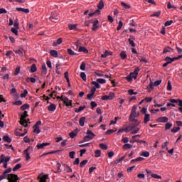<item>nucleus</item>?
<instances>
[{"label":"nucleus","instance_id":"1","mask_svg":"<svg viewBox=\"0 0 182 182\" xmlns=\"http://www.w3.org/2000/svg\"><path fill=\"white\" fill-rule=\"evenodd\" d=\"M12 171L11 168H9L6 169L1 175H0V181H2V180H5L6 178L9 181V182H18V180H19V177H18V175L11 173Z\"/></svg>","mask_w":182,"mask_h":182},{"label":"nucleus","instance_id":"2","mask_svg":"<svg viewBox=\"0 0 182 182\" xmlns=\"http://www.w3.org/2000/svg\"><path fill=\"white\" fill-rule=\"evenodd\" d=\"M137 110V106L136 105H134L132 107V112H131V114H130V117H129V120L130 122H134V120H136V117H139V116H140V112H136Z\"/></svg>","mask_w":182,"mask_h":182},{"label":"nucleus","instance_id":"3","mask_svg":"<svg viewBox=\"0 0 182 182\" xmlns=\"http://www.w3.org/2000/svg\"><path fill=\"white\" fill-rule=\"evenodd\" d=\"M29 116L28 114V111H25L23 114L21 115L20 118V124L23 126L24 127H28V121H26V118Z\"/></svg>","mask_w":182,"mask_h":182},{"label":"nucleus","instance_id":"4","mask_svg":"<svg viewBox=\"0 0 182 182\" xmlns=\"http://www.w3.org/2000/svg\"><path fill=\"white\" fill-rule=\"evenodd\" d=\"M87 136L84 137L83 141H89L90 140H92V139L96 136L91 130H87Z\"/></svg>","mask_w":182,"mask_h":182},{"label":"nucleus","instance_id":"5","mask_svg":"<svg viewBox=\"0 0 182 182\" xmlns=\"http://www.w3.org/2000/svg\"><path fill=\"white\" fill-rule=\"evenodd\" d=\"M49 19L50 21H52V22H56L55 21H59V18H58V13L56 11L53 12Z\"/></svg>","mask_w":182,"mask_h":182},{"label":"nucleus","instance_id":"6","mask_svg":"<svg viewBox=\"0 0 182 182\" xmlns=\"http://www.w3.org/2000/svg\"><path fill=\"white\" fill-rule=\"evenodd\" d=\"M61 101L63 102V104L67 106V107H69V106H72V100H69V98L64 97L61 99Z\"/></svg>","mask_w":182,"mask_h":182},{"label":"nucleus","instance_id":"7","mask_svg":"<svg viewBox=\"0 0 182 182\" xmlns=\"http://www.w3.org/2000/svg\"><path fill=\"white\" fill-rule=\"evenodd\" d=\"M11 160L10 156H5V155L1 154L0 156V163H8Z\"/></svg>","mask_w":182,"mask_h":182},{"label":"nucleus","instance_id":"8","mask_svg":"<svg viewBox=\"0 0 182 182\" xmlns=\"http://www.w3.org/2000/svg\"><path fill=\"white\" fill-rule=\"evenodd\" d=\"M50 143H42V144H38L36 147L38 150H41L42 149H43L44 147H46V146H50Z\"/></svg>","mask_w":182,"mask_h":182},{"label":"nucleus","instance_id":"9","mask_svg":"<svg viewBox=\"0 0 182 182\" xmlns=\"http://www.w3.org/2000/svg\"><path fill=\"white\" fill-rule=\"evenodd\" d=\"M16 11H18V12H23L24 14H29L30 12L29 9H23L22 7L16 8Z\"/></svg>","mask_w":182,"mask_h":182},{"label":"nucleus","instance_id":"10","mask_svg":"<svg viewBox=\"0 0 182 182\" xmlns=\"http://www.w3.org/2000/svg\"><path fill=\"white\" fill-rule=\"evenodd\" d=\"M14 52L19 56H23V48L22 47H19L18 50H14Z\"/></svg>","mask_w":182,"mask_h":182},{"label":"nucleus","instance_id":"11","mask_svg":"<svg viewBox=\"0 0 182 182\" xmlns=\"http://www.w3.org/2000/svg\"><path fill=\"white\" fill-rule=\"evenodd\" d=\"M157 122L159 123H167L168 118H167V117H161L157 119Z\"/></svg>","mask_w":182,"mask_h":182},{"label":"nucleus","instance_id":"12","mask_svg":"<svg viewBox=\"0 0 182 182\" xmlns=\"http://www.w3.org/2000/svg\"><path fill=\"white\" fill-rule=\"evenodd\" d=\"M48 178H49V175H43L42 176L38 177L39 182H46V180H48Z\"/></svg>","mask_w":182,"mask_h":182},{"label":"nucleus","instance_id":"13","mask_svg":"<svg viewBox=\"0 0 182 182\" xmlns=\"http://www.w3.org/2000/svg\"><path fill=\"white\" fill-rule=\"evenodd\" d=\"M92 23V31H97V29H99V20H95Z\"/></svg>","mask_w":182,"mask_h":182},{"label":"nucleus","instance_id":"14","mask_svg":"<svg viewBox=\"0 0 182 182\" xmlns=\"http://www.w3.org/2000/svg\"><path fill=\"white\" fill-rule=\"evenodd\" d=\"M29 150H32V147H28V149H26V150H24V154L26 156V160L28 161V160L31 159V156H29V154L28 153V151H29Z\"/></svg>","mask_w":182,"mask_h":182},{"label":"nucleus","instance_id":"15","mask_svg":"<svg viewBox=\"0 0 182 182\" xmlns=\"http://www.w3.org/2000/svg\"><path fill=\"white\" fill-rule=\"evenodd\" d=\"M77 132H79V129L77 128L75 129V131L69 134L70 137L71 139H74L75 137H76V136H77Z\"/></svg>","mask_w":182,"mask_h":182},{"label":"nucleus","instance_id":"16","mask_svg":"<svg viewBox=\"0 0 182 182\" xmlns=\"http://www.w3.org/2000/svg\"><path fill=\"white\" fill-rule=\"evenodd\" d=\"M165 60L166 62L168 63V65H170V63H173V62H175V60H177V58H175V57L171 58L168 56L165 58Z\"/></svg>","mask_w":182,"mask_h":182},{"label":"nucleus","instance_id":"17","mask_svg":"<svg viewBox=\"0 0 182 182\" xmlns=\"http://www.w3.org/2000/svg\"><path fill=\"white\" fill-rule=\"evenodd\" d=\"M150 122V114H145L144 118V123L145 124H147Z\"/></svg>","mask_w":182,"mask_h":182},{"label":"nucleus","instance_id":"18","mask_svg":"<svg viewBox=\"0 0 182 182\" xmlns=\"http://www.w3.org/2000/svg\"><path fill=\"white\" fill-rule=\"evenodd\" d=\"M134 122V123L131 125V127H130L131 129L129 130H134V129H136V127H137V125L140 124V122H139V121H137V119H135Z\"/></svg>","mask_w":182,"mask_h":182},{"label":"nucleus","instance_id":"19","mask_svg":"<svg viewBox=\"0 0 182 182\" xmlns=\"http://www.w3.org/2000/svg\"><path fill=\"white\" fill-rule=\"evenodd\" d=\"M78 52H83L84 53H89V50L85 47L80 46L78 48Z\"/></svg>","mask_w":182,"mask_h":182},{"label":"nucleus","instance_id":"20","mask_svg":"<svg viewBox=\"0 0 182 182\" xmlns=\"http://www.w3.org/2000/svg\"><path fill=\"white\" fill-rule=\"evenodd\" d=\"M112 53L109 52L108 50H105L104 54L101 55V58H102L103 59L107 58V56H112Z\"/></svg>","mask_w":182,"mask_h":182},{"label":"nucleus","instance_id":"21","mask_svg":"<svg viewBox=\"0 0 182 182\" xmlns=\"http://www.w3.org/2000/svg\"><path fill=\"white\" fill-rule=\"evenodd\" d=\"M48 109L49 112H55V110H56V105H55V104H50L48 106Z\"/></svg>","mask_w":182,"mask_h":182},{"label":"nucleus","instance_id":"22","mask_svg":"<svg viewBox=\"0 0 182 182\" xmlns=\"http://www.w3.org/2000/svg\"><path fill=\"white\" fill-rule=\"evenodd\" d=\"M85 120H86V117H82L81 118H80L79 124L80 126H81V127H83V126H85Z\"/></svg>","mask_w":182,"mask_h":182},{"label":"nucleus","instance_id":"23","mask_svg":"<svg viewBox=\"0 0 182 182\" xmlns=\"http://www.w3.org/2000/svg\"><path fill=\"white\" fill-rule=\"evenodd\" d=\"M4 141H6L7 143H12V139L9 138V136L6 135L3 137Z\"/></svg>","mask_w":182,"mask_h":182},{"label":"nucleus","instance_id":"24","mask_svg":"<svg viewBox=\"0 0 182 182\" xmlns=\"http://www.w3.org/2000/svg\"><path fill=\"white\" fill-rule=\"evenodd\" d=\"M38 70V68H36V64H32L31 67V73H35Z\"/></svg>","mask_w":182,"mask_h":182},{"label":"nucleus","instance_id":"25","mask_svg":"<svg viewBox=\"0 0 182 182\" xmlns=\"http://www.w3.org/2000/svg\"><path fill=\"white\" fill-rule=\"evenodd\" d=\"M50 55H51L53 58H58V51L52 50L50 51Z\"/></svg>","mask_w":182,"mask_h":182},{"label":"nucleus","instance_id":"26","mask_svg":"<svg viewBox=\"0 0 182 182\" xmlns=\"http://www.w3.org/2000/svg\"><path fill=\"white\" fill-rule=\"evenodd\" d=\"M98 9H103L105 8V3H103V1H100L99 4H97Z\"/></svg>","mask_w":182,"mask_h":182},{"label":"nucleus","instance_id":"27","mask_svg":"<svg viewBox=\"0 0 182 182\" xmlns=\"http://www.w3.org/2000/svg\"><path fill=\"white\" fill-rule=\"evenodd\" d=\"M133 146L130 144H125L123 145L122 149L123 150H127V149H132Z\"/></svg>","mask_w":182,"mask_h":182},{"label":"nucleus","instance_id":"28","mask_svg":"<svg viewBox=\"0 0 182 182\" xmlns=\"http://www.w3.org/2000/svg\"><path fill=\"white\" fill-rule=\"evenodd\" d=\"M121 59L124 60L127 58V54H126L125 51H122L119 55Z\"/></svg>","mask_w":182,"mask_h":182},{"label":"nucleus","instance_id":"29","mask_svg":"<svg viewBox=\"0 0 182 182\" xmlns=\"http://www.w3.org/2000/svg\"><path fill=\"white\" fill-rule=\"evenodd\" d=\"M33 133H37V134H39L41 133V129H39V127H36V125H34L33 127Z\"/></svg>","mask_w":182,"mask_h":182},{"label":"nucleus","instance_id":"30","mask_svg":"<svg viewBox=\"0 0 182 182\" xmlns=\"http://www.w3.org/2000/svg\"><path fill=\"white\" fill-rule=\"evenodd\" d=\"M63 41V40L62 39V38H58L56 42L53 43V46H58V45H60V43H62Z\"/></svg>","mask_w":182,"mask_h":182},{"label":"nucleus","instance_id":"31","mask_svg":"<svg viewBox=\"0 0 182 182\" xmlns=\"http://www.w3.org/2000/svg\"><path fill=\"white\" fill-rule=\"evenodd\" d=\"M21 167H22V164H16L14 168H13V171H18V170H19V168H21Z\"/></svg>","mask_w":182,"mask_h":182},{"label":"nucleus","instance_id":"32","mask_svg":"<svg viewBox=\"0 0 182 182\" xmlns=\"http://www.w3.org/2000/svg\"><path fill=\"white\" fill-rule=\"evenodd\" d=\"M48 73V69L46 68V64H43L42 65V73L43 75H46V73Z\"/></svg>","mask_w":182,"mask_h":182},{"label":"nucleus","instance_id":"33","mask_svg":"<svg viewBox=\"0 0 182 182\" xmlns=\"http://www.w3.org/2000/svg\"><path fill=\"white\" fill-rule=\"evenodd\" d=\"M92 85L95 87V89H100V85L99 82H97V81H92Z\"/></svg>","mask_w":182,"mask_h":182},{"label":"nucleus","instance_id":"34","mask_svg":"<svg viewBox=\"0 0 182 182\" xmlns=\"http://www.w3.org/2000/svg\"><path fill=\"white\" fill-rule=\"evenodd\" d=\"M130 143H139L140 144H146V141L143 140H134V141H129Z\"/></svg>","mask_w":182,"mask_h":182},{"label":"nucleus","instance_id":"35","mask_svg":"<svg viewBox=\"0 0 182 182\" xmlns=\"http://www.w3.org/2000/svg\"><path fill=\"white\" fill-rule=\"evenodd\" d=\"M171 50H173V48H171L170 46H167L164 48L163 53H168V52H171Z\"/></svg>","mask_w":182,"mask_h":182},{"label":"nucleus","instance_id":"36","mask_svg":"<svg viewBox=\"0 0 182 182\" xmlns=\"http://www.w3.org/2000/svg\"><path fill=\"white\" fill-rule=\"evenodd\" d=\"M97 83H100V85H105V83H106V80L103 78H97Z\"/></svg>","mask_w":182,"mask_h":182},{"label":"nucleus","instance_id":"37","mask_svg":"<svg viewBox=\"0 0 182 182\" xmlns=\"http://www.w3.org/2000/svg\"><path fill=\"white\" fill-rule=\"evenodd\" d=\"M160 15H161V11H159L154 12L152 15H151V17L156 16V18H159V16H160Z\"/></svg>","mask_w":182,"mask_h":182},{"label":"nucleus","instance_id":"38","mask_svg":"<svg viewBox=\"0 0 182 182\" xmlns=\"http://www.w3.org/2000/svg\"><path fill=\"white\" fill-rule=\"evenodd\" d=\"M143 160H144V158L138 157V158H136L135 159L131 160V163H134L136 161H143Z\"/></svg>","mask_w":182,"mask_h":182},{"label":"nucleus","instance_id":"39","mask_svg":"<svg viewBox=\"0 0 182 182\" xmlns=\"http://www.w3.org/2000/svg\"><path fill=\"white\" fill-rule=\"evenodd\" d=\"M173 127V124L170 123V122H167L165 124V129L166 130H169V129H171V127Z\"/></svg>","mask_w":182,"mask_h":182},{"label":"nucleus","instance_id":"40","mask_svg":"<svg viewBox=\"0 0 182 182\" xmlns=\"http://www.w3.org/2000/svg\"><path fill=\"white\" fill-rule=\"evenodd\" d=\"M67 52H68V55H70L71 56H75V55H76V53H75V51H73V50L70 48H68L67 50Z\"/></svg>","mask_w":182,"mask_h":182},{"label":"nucleus","instance_id":"41","mask_svg":"<svg viewBox=\"0 0 182 182\" xmlns=\"http://www.w3.org/2000/svg\"><path fill=\"white\" fill-rule=\"evenodd\" d=\"M95 157H100L102 154V151L97 149L95 151Z\"/></svg>","mask_w":182,"mask_h":182},{"label":"nucleus","instance_id":"42","mask_svg":"<svg viewBox=\"0 0 182 182\" xmlns=\"http://www.w3.org/2000/svg\"><path fill=\"white\" fill-rule=\"evenodd\" d=\"M87 160H83L82 161H81L80 163V167H81V168H83V167H85V166H86V164H87Z\"/></svg>","mask_w":182,"mask_h":182},{"label":"nucleus","instance_id":"43","mask_svg":"<svg viewBox=\"0 0 182 182\" xmlns=\"http://www.w3.org/2000/svg\"><path fill=\"white\" fill-rule=\"evenodd\" d=\"M26 109H29V104H24L21 107V110H26Z\"/></svg>","mask_w":182,"mask_h":182},{"label":"nucleus","instance_id":"44","mask_svg":"<svg viewBox=\"0 0 182 182\" xmlns=\"http://www.w3.org/2000/svg\"><path fill=\"white\" fill-rule=\"evenodd\" d=\"M128 41H129V45H131V46H132V48H136V43H134V41L133 40H132L131 38H129Z\"/></svg>","mask_w":182,"mask_h":182},{"label":"nucleus","instance_id":"45","mask_svg":"<svg viewBox=\"0 0 182 182\" xmlns=\"http://www.w3.org/2000/svg\"><path fill=\"white\" fill-rule=\"evenodd\" d=\"M121 5L122 6H124V8L125 9H130V5H128L127 4L124 3V2H121Z\"/></svg>","mask_w":182,"mask_h":182},{"label":"nucleus","instance_id":"46","mask_svg":"<svg viewBox=\"0 0 182 182\" xmlns=\"http://www.w3.org/2000/svg\"><path fill=\"white\" fill-rule=\"evenodd\" d=\"M180 127H173L171 129V133H177V132H179Z\"/></svg>","mask_w":182,"mask_h":182},{"label":"nucleus","instance_id":"47","mask_svg":"<svg viewBox=\"0 0 182 182\" xmlns=\"http://www.w3.org/2000/svg\"><path fill=\"white\" fill-rule=\"evenodd\" d=\"M151 177L153 178H158V179H159V180H161V176H160V175H157V174H156V173H151Z\"/></svg>","mask_w":182,"mask_h":182},{"label":"nucleus","instance_id":"48","mask_svg":"<svg viewBox=\"0 0 182 182\" xmlns=\"http://www.w3.org/2000/svg\"><path fill=\"white\" fill-rule=\"evenodd\" d=\"M122 28H123V21H119L118 26L117 28V31H120V29H122Z\"/></svg>","mask_w":182,"mask_h":182},{"label":"nucleus","instance_id":"49","mask_svg":"<svg viewBox=\"0 0 182 182\" xmlns=\"http://www.w3.org/2000/svg\"><path fill=\"white\" fill-rule=\"evenodd\" d=\"M61 165L60 163L58 162L57 163V171H55V173H61L62 170L60 169Z\"/></svg>","mask_w":182,"mask_h":182},{"label":"nucleus","instance_id":"50","mask_svg":"<svg viewBox=\"0 0 182 182\" xmlns=\"http://www.w3.org/2000/svg\"><path fill=\"white\" fill-rule=\"evenodd\" d=\"M80 69H81V70H86V63H85V62L81 63Z\"/></svg>","mask_w":182,"mask_h":182},{"label":"nucleus","instance_id":"51","mask_svg":"<svg viewBox=\"0 0 182 182\" xmlns=\"http://www.w3.org/2000/svg\"><path fill=\"white\" fill-rule=\"evenodd\" d=\"M76 24H69L68 25V28L70 29V31H73V29H76Z\"/></svg>","mask_w":182,"mask_h":182},{"label":"nucleus","instance_id":"52","mask_svg":"<svg viewBox=\"0 0 182 182\" xmlns=\"http://www.w3.org/2000/svg\"><path fill=\"white\" fill-rule=\"evenodd\" d=\"M141 156L143 157H149L150 156V153L149 151H144L141 154Z\"/></svg>","mask_w":182,"mask_h":182},{"label":"nucleus","instance_id":"53","mask_svg":"<svg viewBox=\"0 0 182 182\" xmlns=\"http://www.w3.org/2000/svg\"><path fill=\"white\" fill-rule=\"evenodd\" d=\"M14 28H19V22L18 21V19L14 20V23H13Z\"/></svg>","mask_w":182,"mask_h":182},{"label":"nucleus","instance_id":"54","mask_svg":"<svg viewBox=\"0 0 182 182\" xmlns=\"http://www.w3.org/2000/svg\"><path fill=\"white\" fill-rule=\"evenodd\" d=\"M12 33H14L16 36H18V28H11V29Z\"/></svg>","mask_w":182,"mask_h":182},{"label":"nucleus","instance_id":"55","mask_svg":"<svg viewBox=\"0 0 182 182\" xmlns=\"http://www.w3.org/2000/svg\"><path fill=\"white\" fill-rule=\"evenodd\" d=\"M114 132H116V131H114V130H113V129H109V130H107V131L105 132V134H106L107 136H109V135H110V134H112V133H114Z\"/></svg>","mask_w":182,"mask_h":182},{"label":"nucleus","instance_id":"56","mask_svg":"<svg viewBox=\"0 0 182 182\" xmlns=\"http://www.w3.org/2000/svg\"><path fill=\"white\" fill-rule=\"evenodd\" d=\"M173 90V87L171 86V82L170 81L168 82V85H167V90L169 92Z\"/></svg>","mask_w":182,"mask_h":182},{"label":"nucleus","instance_id":"57","mask_svg":"<svg viewBox=\"0 0 182 182\" xmlns=\"http://www.w3.org/2000/svg\"><path fill=\"white\" fill-rule=\"evenodd\" d=\"M80 77L82 79V80H84L85 82H86V73H80Z\"/></svg>","mask_w":182,"mask_h":182},{"label":"nucleus","instance_id":"58","mask_svg":"<svg viewBox=\"0 0 182 182\" xmlns=\"http://www.w3.org/2000/svg\"><path fill=\"white\" fill-rule=\"evenodd\" d=\"M108 97H109V100H113V98L114 97V92H109Z\"/></svg>","mask_w":182,"mask_h":182},{"label":"nucleus","instance_id":"59","mask_svg":"<svg viewBox=\"0 0 182 182\" xmlns=\"http://www.w3.org/2000/svg\"><path fill=\"white\" fill-rule=\"evenodd\" d=\"M100 149H102V150H107V146L105 144H100Z\"/></svg>","mask_w":182,"mask_h":182},{"label":"nucleus","instance_id":"60","mask_svg":"<svg viewBox=\"0 0 182 182\" xmlns=\"http://www.w3.org/2000/svg\"><path fill=\"white\" fill-rule=\"evenodd\" d=\"M26 95H28V90H24L23 93L21 94V97H26Z\"/></svg>","mask_w":182,"mask_h":182},{"label":"nucleus","instance_id":"61","mask_svg":"<svg viewBox=\"0 0 182 182\" xmlns=\"http://www.w3.org/2000/svg\"><path fill=\"white\" fill-rule=\"evenodd\" d=\"M161 84V80H159L154 82V86H160Z\"/></svg>","mask_w":182,"mask_h":182},{"label":"nucleus","instance_id":"62","mask_svg":"<svg viewBox=\"0 0 182 182\" xmlns=\"http://www.w3.org/2000/svg\"><path fill=\"white\" fill-rule=\"evenodd\" d=\"M13 105H14L15 106H21L22 105V101H16L15 102L13 103Z\"/></svg>","mask_w":182,"mask_h":182},{"label":"nucleus","instance_id":"63","mask_svg":"<svg viewBox=\"0 0 182 182\" xmlns=\"http://www.w3.org/2000/svg\"><path fill=\"white\" fill-rule=\"evenodd\" d=\"M169 100V102H171V103H173V104H174V103H178V100H179V99H170V100Z\"/></svg>","mask_w":182,"mask_h":182},{"label":"nucleus","instance_id":"64","mask_svg":"<svg viewBox=\"0 0 182 182\" xmlns=\"http://www.w3.org/2000/svg\"><path fill=\"white\" fill-rule=\"evenodd\" d=\"M173 23V20L167 21L165 22V26H170Z\"/></svg>","mask_w":182,"mask_h":182}]
</instances>
